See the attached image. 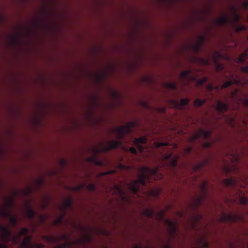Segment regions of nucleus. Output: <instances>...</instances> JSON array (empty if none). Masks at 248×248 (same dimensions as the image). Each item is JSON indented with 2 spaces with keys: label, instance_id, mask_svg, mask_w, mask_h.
Here are the masks:
<instances>
[{
  "label": "nucleus",
  "instance_id": "obj_23",
  "mask_svg": "<svg viewBox=\"0 0 248 248\" xmlns=\"http://www.w3.org/2000/svg\"><path fill=\"white\" fill-rule=\"evenodd\" d=\"M72 205V200L71 199H67L63 202V204L61 207V210L64 214L68 209L71 208Z\"/></svg>",
  "mask_w": 248,
  "mask_h": 248
},
{
  "label": "nucleus",
  "instance_id": "obj_36",
  "mask_svg": "<svg viewBox=\"0 0 248 248\" xmlns=\"http://www.w3.org/2000/svg\"><path fill=\"white\" fill-rule=\"evenodd\" d=\"M169 145V143L166 141H163V142H156L155 143V146L157 147H160L162 146H166Z\"/></svg>",
  "mask_w": 248,
  "mask_h": 248
},
{
  "label": "nucleus",
  "instance_id": "obj_16",
  "mask_svg": "<svg viewBox=\"0 0 248 248\" xmlns=\"http://www.w3.org/2000/svg\"><path fill=\"white\" fill-rule=\"evenodd\" d=\"M0 214L3 217H9V221L13 226H15L16 225L17 222L16 217L12 216L6 210H0Z\"/></svg>",
  "mask_w": 248,
  "mask_h": 248
},
{
  "label": "nucleus",
  "instance_id": "obj_2",
  "mask_svg": "<svg viewBox=\"0 0 248 248\" xmlns=\"http://www.w3.org/2000/svg\"><path fill=\"white\" fill-rule=\"evenodd\" d=\"M140 174L137 180L127 183V188L134 195L138 194L140 185L147 186L152 179L159 180L163 178V175L159 172L158 168H151L148 167H142L140 169Z\"/></svg>",
  "mask_w": 248,
  "mask_h": 248
},
{
  "label": "nucleus",
  "instance_id": "obj_45",
  "mask_svg": "<svg viewBox=\"0 0 248 248\" xmlns=\"http://www.w3.org/2000/svg\"><path fill=\"white\" fill-rule=\"evenodd\" d=\"M144 80L148 83H151L153 81V79L151 77H146L144 78Z\"/></svg>",
  "mask_w": 248,
  "mask_h": 248
},
{
  "label": "nucleus",
  "instance_id": "obj_29",
  "mask_svg": "<svg viewBox=\"0 0 248 248\" xmlns=\"http://www.w3.org/2000/svg\"><path fill=\"white\" fill-rule=\"evenodd\" d=\"M26 215L27 217L30 219H32L35 216V212L31 208V207H29L26 211Z\"/></svg>",
  "mask_w": 248,
  "mask_h": 248
},
{
  "label": "nucleus",
  "instance_id": "obj_17",
  "mask_svg": "<svg viewBox=\"0 0 248 248\" xmlns=\"http://www.w3.org/2000/svg\"><path fill=\"white\" fill-rule=\"evenodd\" d=\"M166 222L169 226L170 231L172 234H175L177 231V223L175 221L166 219Z\"/></svg>",
  "mask_w": 248,
  "mask_h": 248
},
{
  "label": "nucleus",
  "instance_id": "obj_48",
  "mask_svg": "<svg viewBox=\"0 0 248 248\" xmlns=\"http://www.w3.org/2000/svg\"><path fill=\"white\" fill-rule=\"evenodd\" d=\"M185 150V152L186 154H189L191 153V152L192 150V148L191 147H188L186 148Z\"/></svg>",
  "mask_w": 248,
  "mask_h": 248
},
{
  "label": "nucleus",
  "instance_id": "obj_38",
  "mask_svg": "<svg viewBox=\"0 0 248 248\" xmlns=\"http://www.w3.org/2000/svg\"><path fill=\"white\" fill-rule=\"evenodd\" d=\"M115 172V170H108L104 172H101L99 174V176H103L108 174H113Z\"/></svg>",
  "mask_w": 248,
  "mask_h": 248
},
{
  "label": "nucleus",
  "instance_id": "obj_20",
  "mask_svg": "<svg viewBox=\"0 0 248 248\" xmlns=\"http://www.w3.org/2000/svg\"><path fill=\"white\" fill-rule=\"evenodd\" d=\"M191 70H187L182 72L180 75V78L182 80H190L193 78Z\"/></svg>",
  "mask_w": 248,
  "mask_h": 248
},
{
  "label": "nucleus",
  "instance_id": "obj_8",
  "mask_svg": "<svg viewBox=\"0 0 248 248\" xmlns=\"http://www.w3.org/2000/svg\"><path fill=\"white\" fill-rule=\"evenodd\" d=\"M247 178L246 176L239 177H231L229 179H225L223 180V184L226 186L236 187L239 185L241 181L246 183Z\"/></svg>",
  "mask_w": 248,
  "mask_h": 248
},
{
  "label": "nucleus",
  "instance_id": "obj_12",
  "mask_svg": "<svg viewBox=\"0 0 248 248\" xmlns=\"http://www.w3.org/2000/svg\"><path fill=\"white\" fill-rule=\"evenodd\" d=\"M31 237L27 236L23 240L21 248H44L43 244L31 243Z\"/></svg>",
  "mask_w": 248,
  "mask_h": 248
},
{
  "label": "nucleus",
  "instance_id": "obj_18",
  "mask_svg": "<svg viewBox=\"0 0 248 248\" xmlns=\"http://www.w3.org/2000/svg\"><path fill=\"white\" fill-rule=\"evenodd\" d=\"M0 232H1L3 234V238L6 242L9 241V236L11 234V232L6 227L0 226Z\"/></svg>",
  "mask_w": 248,
  "mask_h": 248
},
{
  "label": "nucleus",
  "instance_id": "obj_22",
  "mask_svg": "<svg viewBox=\"0 0 248 248\" xmlns=\"http://www.w3.org/2000/svg\"><path fill=\"white\" fill-rule=\"evenodd\" d=\"M208 182H204L202 183L201 186V190L202 193V195L201 197V200H202L204 199L208 193Z\"/></svg>",
  "mask_w": 248,
  "mask_h": 248
},
{
  "label": "nucleus",
  "instance_id": "obj_37",
  "mask_svg": "<svg viewBox=\"0 0 248 248\" xmlns=\"http://www.w3.org/2000/svg\"><path fill=\"white\" fill-rule=\"evenodd\" d=\"M207 81V78H203L201 79L198 80L197 84L199 86H202L205 83H206Z\"/></svg>",
  "mask_w": 248,
  "mask_h": 248
},
{
  "label": "nucleus",
  "instance_id": "obj_49",
  "mask_svg": "<svg viewBox=\"0 0 248 248\" xmlns=\"http://www.w3.org/2000/svg\"><path fill=\"white\" fill-rule=\"evenodd\" d=\"M242 6L244 9H248V1H245L243 2L242 3Z\"/></svg>",
  "mask_w": 248,
  "mask_h": 248
},
{
  "label": "nucleus",
  "instance_id": "obj_63",
  "mask_svg": "<svg viewBox=\"0 0 248 248\" xmlns=\"http://www.w3.org/2000/svg\"><path fill=\"white\" fill-rule=\"evenodd\" d=\"M213 62H217V61H214Z\"/></svg>",
  "mask_w": 248,
  "mask_h": 248
},
{
  "label": "nucleus",
  "instance_id": "obj_43",
  "mask_svg": "<svg viewBox=\"0 0 248 248\" xmlns=\"http://www.w3.org/2000/svg\"><path fill=\"white\" fill-rule=\"evenodd\" d=\"M46 239L50 242H54L57 241V239L53 236H47Z\"/></svg>",
  "mask_w": 248,
  "mask_h": 248
},
{
  "label": "nucleus",
  "instance_id": "obj_31",
  "mask_svg": "<svg viewBox=\"0 0 248 248\" xmlns=\"http://www.w3.org/2000/svg\"><path fill=\"white\" fill-rule=\"evenodd\" d=\"M165 86L167 88L170 89L175 90L177 89V85L175 82H169L165 84Z\"/></svg>",
  "mask_w": 248,
  "mask_h": 248
},
{
  "label": "nucleus",
  "instance_id": "obj_44",
  "mask_svg": "<svg viewBox=\"0 0 248 248\" xmlns=\"http://www.w3.org/2000/svg\"><path fill=\"white\" fill-rule=\"evenodd\" d=\"M202 218V216L201 215H196V217H195L193 219L194 223H197L198 221H199Z\"/></svg>",
  "mask_w": 248,
  "mask_h": 248
},
{
  "label": "nucleus",
  "instance_id": "obj_28",
  "mask_svg": "<svg viewBox=\"0 0 248 248\" xmlns=\"http://www.w3.org/2000/svg\"><path fill=\"white\" fill-rule=\"evenodd\" d=\"M216 140H219L218 139V138H217L216 139L213 140V141H205L202 143V146L205 149L210 148L213 146L214 142Z\"/></svg>",
  "mask_w": 248,
  "mask_h": 248
},
{
  "label": "nucleus",
  "instance_id": "obj_9",
  "mask_svg": "<svg viewBox=\"0 0 248 248\" xmlns=\"http://www.w3.org/2000/svg\"><path fill=\"white\" fill-rule=\"evenodd\" d=\"M205 36L202 35H200L198 37L197 41L190 44L189 46L195 53H199L205 44Z\"/></svg>",
  "mask_w": 248,
  "mask_h": 248
},
{
  "label": "nucleus",
  "instance_id": "obj_3",
  "mask_svg": "<svg viewBox=\"0 0 248 248\" xmlns=\"http://www.w3.org/2000/svg\"><path fill=\"white\" fill-rule=\"evenodd\" d=\"M243 93L236 89L233 92L231 93L230 96L232 100L237 104L238 108L240 103H242L246 107H248V96L244 95Z\"/></svg>",
  "mask_w": 248,
  "mask_h": 248
},
{
  "label": "nucleus",
  "instance_id": "obj_62",
  "mask_svg": "<svg viewBox=\"0 0 248 248\" xmlns=\"http://www.w3.org/2000/svg\"><path fill=\"white\" fill-rule=\"evenodd\" d=\"M39 182H40V183H42V180H39Z\"/></svg>",
  "mask_w": 248,
  "mask_h": 248
},
{
  "label": "nucleus",
  "instance_id": "obj_56",
  "mask_svg": "<svg viewBox=\"0 0 248 248\" xmlns=\"http://www.w3.org/2000/svg\"><path fill=\"white\" fill-rule=\"evenodd\" d=\"M0 248H7V246L5 244L0 245Z\"/></svg>",
  "mask_w": 248,
  "mask_h": 248
},
{
  "label": "nucleus",
  "instance_id": "obj_42",
  "mask_svg": "<svg viewBox=\"0 0 248 248\" xmlns=\"http://www.w3.org/2000/svg\"><path fill=\"white\" fill-rule=\"evenodd\" d=\"M92 238L90 235H86L84 237V240L81 241L82 244H84L85 242H89L91 241Z\"/></svg>",
  "mask_w": 248,
  "mask_h": 248
},
{
  "label": "nucleus",
  "instance_id": "obj_14",
  "mask_svg": "<svg viewBox=\"0 0 248 248\" xmlns=\"http://www.w3.org/2000/svg\"><path fill=\"white\" fill-rule=\"evenodd\" d=\"M9 45L14 47L19 46L22 43V40L20 34L12 36L10 37L9 41Z\"/></svg>",
  "mask_w": 248,
  "mask_h": 248
},
{
  "label": "nucleus",
  "instance_id": "obj_35",
  "mask_svg": "<svg viewBox=\"0 0 248 248\" xmlns=\"http://www.w3.org/2000/svg\"><path fill=\"white\" fill-rule=\"evenodd\" d=\"M28 234V230L26 228H22L18 235H20V237L21 235L27 236Z\"/></svg>",
  "mask_w": 248,
  "mask_h": 248
},
{
  "label": "nucleus",
  "instance_id": "obj_7",
  "mask_svg": "<svg viewBox=\"0 0 248 248\" xmlns=\"http://www.w3.org/2000/svg\"><path fill=\"white\" fill-rule=\"evenodd\" d=\"M161 159L164 160L172 169H175L177 166L178 157L173 156L171 153H167L162 155Z\"/></svg>",
  "mask_w": 248,
  "mask_h": 248
},
{
  "label": "nucleus",
  "instance_id": "obj_6",
  "mask_svg": "<svg viewBox=\"0 0 248 248\" xmlns=\"http://www.w3.org/2000/svg\"><path fill=\"white\" fill-rule=\"evenodd\" d=\"M232 24L237 32H239L241 31H246V27L242 24H238L237 23L239 22L241 19L240 15L237 12L236 9L234 6H232Z\"/></svg>",
  "mask_w": 248,
  "mask_h": 248
},
{
  "label": "nucleus",
  "instance_id": "obj_46",
  "mask_svg": "<svg viewBox=\"0 0 248 248\" xmlns=\"http://www.w3.org/2000/svg\"><path fill=\"white\" fill-rule=\"evenodd\" d=\"M129 151L130 152V153H131L134 155H137V152L136 149L134 147H131L129 148Z\"/></svg>",
  "mask_w": 248,
  "mask_h": 248
},
{
  "label": "nucleus",
  "instance_id": "obj_25",
  "mask_svg": "<svg viewBox=\"0 0 248 248\" xmlns=\"http://www.w3.org/2000/svg\"><path fill=\"white\" fill-rule=\"evenodd\" d=\"M208 161L204 160L201 162H199L197 164H195L193 166V169L195 171H201L202 170V169L204 168L205 166L207 165Z\"/></svg>",
  "mask_w": 248,
  "mask_h": 248
},
{
  "label": "nucleus",
  "instance_id": "obj_41",
  "mask_svg": "<svg viewBox=\"0 0 248 248\" xmlns=\"http://www.w3.org/2000/svg\"><path fill=\"white\" fill-rule=\"evenodd\" d=\"M20 237V235L14 236L13 238V242L15 244H17L19 242Z\"/></svg>",
  "mask_w": 248,
  "mask_h": 248
},
{
  "label": "nucleus",
  "instance_id": "obj_51",
  "mask_svg": "<svg viewBox=\"0 0 248 248\" xmlns=\"http://www.w3.org/2000/svg\"><path fill=\"white\" fill-rule=\"evenodd\" d=\"M214 63L216 64V66L219 69V70H221L222 69H223V66L220 64L221 63L216 62Z\"/></svg>",
  "mask_w": 248,
  "mask_h": 248
},
{
  "label": "nucleus",
  "instance_id": "obj_40",
  "mask_svg": "<svg viewBox=\"0 0 248 248\" xmlns=\"http://www.w3.org/2000/svg\"><path fill=\"white\" fill-rule=\"evenodd\" d=\"M233 81L232 80L228 81L225 82L222 86V88H226L229 86H230L232 83Z\"/></svg>",
  "mask_w": 248,
  "mask_h": 248
},
{
  "label": "nucleus",
  "instance_id": "obj_54",
  "mask_svg": "<svg viewBox=\"0 0 248 248\" xmlns=\"http://www.w3.org/2000/svg\"><path fill=\"white\" fill-rule=\"evenodd\" d=\"M61 237L62 239L66 240L67 239V236L66 234H62Z\"/></svg>",
  "mask_w": 248,
  "mask_h": 248
},
{
  "label": "nucleus",
  "instance_id": "obj_27",
  "mask_svg": "<svg viewBox=\"0 0 248 248\" xmlns=\"http://www.w3.org/2000/svg\"><path fill=\"white\" fill-rule=\"evenodd\" d=\"M247 60H248V49H247L245 52L240 56L239 61H236L235 62H246Z\"/></svg>",
  "mask_w": 248,
  "mask_h": 248
},
{
  "label": "nucleus",
  "instance_id": "obj_52",
  "mask_svg": "<svg viewBox=\"0 0 248 248\" xmlns=\"http://www.w3.org/2000/svg\"><path fill=\"white\" fill-rule=\"evenodd\" d=\"M63 219V215L61 216L60 218L56 221V223H60L62 222Z\"/></svg>",
  "mask_w": 248,
  "mask_h": 248
},
{
  "label": "nucleus",
  "instance_id": "obj_34",
  "mask_svg": "<svg viewBox=\"0 0 248 248\" xmlns=\"http://www.w3.org/2000/svg\"><path fill=\"white\" fill-rule=\"evenodd\" d=\"M116 187H117V189L118 191L120 193L121 196L122 197V199L125 201H126V202L128 201V200L127 199V198L125 195L124 192L122 190H121L118 186H116Z\"/></svg>",
  "mask_w": 248,
  "mask_h": 248
},
{
  "label": "nucleus",
  "instance_id": "obj_21",
  "mask_svg": "<svg viewBox=\"0 0 248 248\" xmlns=\"http://www.w3.org/2000/svg\"><path fill=\"white\" fill-rule=\"evenodd\" d=\"M109 72L107 69H102L97 73V78L98 81L105 79L108 76Z\"/></svg>",
  "mask_w": 248,
  "mask_h": 248
},
{
  "label": "nucleus",
  "instance_id": "obj_58",
  "mask_svg": "<svg viewBox=\"0 0 248 248\" xmlns=\"http://www.w3.org/2000/svg\"><path fill=\"white\" fill-rule=\"evenodd\" d=\"M231 121H232V124L233 125V126H234V124H233V123H234V120H233V119H232L231 120Z\"/></svg>",
  "mask_w": 248,
  "mask_h": 248
},
{
  "label": "nucleus",
  "instance_id": "obj_50",
  "mask_svg": "<svg viewBox=\"0 0 248 248\" xmlns=\"http://www.w3.org/2000/svg\"><path fill=\"white\" fill-rule=\"evenodd\" d=\"M213 89L214 87L212 84H209L206 86V89L209 92H212Z\"/></svg>",
  "mask_w": 248,
  "mask_h": 248
},
{
  "label": "nucleus",
  "instance_id": "obj_19",
  "mask_svg": "<svg viewBox=\"0 0 248 248\" xmlns=\"http://www.w3.org/2000/svg\"><path fill=\"white\" fill-rule=\"evenodd\" d=\"M229 22V19L228 16H223L220 18L217 19L215 20V23L216 25L219 26H225Z\"/></svg>",
  "mask_w": 248,
  "mask_h": 248
},
{
  "label": "nucleus",
  "instance_id": "obj_60",
  "mask_svg": "<svg viewBox=\"0 0 248 248\" xmlns=\"http://www.w3.org/2000/svg\"><path fill=\"white\" fill-rule=\"evenodd\" d=\"M9 204L12 205L13 204V202L12 201H10L9 202Z\"/></svg>",
  "mask_w": 248,
  "mask_h": 248
},
{
  "label": "nucleus",
  "instance_id": "obj_55",
  "mask_svg": "<svg viewBox=\"0 0 248 248\" xmlns=\"http://www.w3.org/2000/svg\"><path fill=\"white\" fill-rule=\"evenodd\" d=\"M160 111L162 113H165V111H166V108H160Z\"/></svg>",
  "mask_w": 248,
  "mask_h": 248
},
{
  "label": "nucleus",
  "instance_id": "obj_26",
  "mask_svg": "<svg viewBox=\"0 0 248 248\" xmlns=\"http://www.w3.org/2000/svg\"><path fill=\"white\" fill-rule=\"evenodd\" d=\"M150 194L154 198L157 199L158 198L159 195L161 193V189L160 188H155L152 189L149 191Z\"/></svg>",
  "mask_w": 248,
  "mask_h": 248
},
{
  "label": "nucleus",
  "instance_id": "obj_53",
  "mask_svg": "<svg viewBox=\"0 0 248 248\" xmlns=\"http://www.w3.org/2000/svg\"><path fill=\"white\" fill-rule=\"evenodd\" d=\"M68 246V244H63L60 245V248H66Z\"/></svg>",
  "mask_w": 248,
  "mask_h": 248
},
{
  "label": "nucleus",
  "instance_id": "obj_57",
  "mask_svg": "<svg viewBox=\"0 0 248 248\" xmlns=\"http://www.w3.org/2000/svg\"><path fill=\"white\" fill-rule=\"evenodd\" d=\"M243 123L244 125H245V126H247V124L245 120H243Z\"/></svg>",
  "mask_w": 248,
  "mask_h": 248
},
{
  "label": "nucleus",
  "instance_id": "obj_5",
  "mask_svg": "<svg viewBox=\"0 0 248 248\" xmlns=\"http://www.w3.org/2000/svg\"><path fill=\"white\" fill-rule=\"evenodd\" d=\"M143 214L146 217L152 219L158 220L164 219L165 211L162 210L155 212L153 208H146L143 211Z\"/></svg>",
  "mask_w": 248,
  "mask_h": 248
},
{
  "label": "nucleus",
  "instance_id": "obj_47",
  "mask_svg": "<svg viewBox=\"0 0 248 248\" xmlns=\"http://www.w3.org/2000/svg\"><path fill=\"white\" fill-rule=\"evenodd\" d=\"M241 71L244 73L248 74V66H246L241 67Z\"/></svg>",
  "mask_w": 248,
  "mask_h": 248
},
{
  "label": "nucleus",
  "instance_id": "obj_10",
  "mask_svg": "<svg viewBox=\"0 0 248 248\" xmlns=\"http://www.w3.org/2000/svg\"><path fill=\"white\" fill-rule=\"evenodd\" d=\"M168 103L173 108L177 109H183L184 107L188 105L189 99L187 98L181 99L180 101L172 99L168 100Z\"/></svg>",
  "mask_w": 248,
  "mask_h": 248
},
{
  "label": "nucleus",
  "instance_id": "obj_15",
  "mask_svg": "<svg viewBox=\"0 0 248 248\" xmlns=\"http://www.w3.org/2000/svg\"><path fill=\"white\" fill-rule=\"evenodd\" d=\"M147 139L146 136H142L139 138H135L133 143L135 145L138 150L142 153L144 150V147L141 145V144L146 143Z\"/></svg>",
  "mask_w": 248,
  "mask_h": 248
},
{
  "label": "nucleus",
  "instance_id": "obj_24",
  "mask_svg": "<svg viewBox=\"0 0 248 248\" xmlns=\"http://www.w3.org/2000/svg\"><path fill=\"white\" fill-rule=\"evenodd\" d=\"M86 187V189L90 191H95L96 190L95 185L93 183H91L88 185H86V184L80 185L78 187H77V190L79 191L81 188Z\"/></svg>",
  "mask_w": 248,
  "mask_h": 248
},
{
  "label": "nucleus",
  "instance_id": "obj_59",
  "mask_svg": "<svg viewBox=\"0 0 248 248\" xmlns=\"http://www.w3.org/2000/svg\"><path fill=\"white\" fill-rule=\"evenodd\" d=\"M199 62H209V61H200Z\"/></svg>",
  "mask_w": 248,
  "mask_h": 248
},
{
  "label": "nucleus",
  "instance_id": "obj_13",
  "mask_svg": "<svg viewBox=\"0 0 248 248\" xmlns=\"http://www.w3.org/2000/svg\"><path fill=\"white\" fill-rule=\"evenodd\" d=\"M229 108L228 104L227 103H223L220 101H218L216 105V109L218 114L224 117L226 120L228 119L224 113L228 110Z\"/></svg>",
  "mask_w": 248,
  "mask_h": 248
},
{
  "label": "nucleus",
  "instance_id": "obj_11",
  "mask_svg": "<svg viewBox=\"0 0 248 248\" xmlns=\"http://www.w3.org/2000/svg\"><path fill=\"white\" fill-rule=\"evenodd\" d=\"M212 133V132L210 130H205L201 128L192 136V140L195 141L201 138L207 140L211 137Z\"/></svg>",
  "mask_w": 248,
  "mask_h": 248
},
{
  "label": "nucleus",
  "instance_id": "obj_30",
  "mask_svg": "<svg viewBox=\"0 0 248 248\" xmlns=\"http://www.w3.org/2000/svg\"><path fill=\"white\" fill-rule=\"evenodd\" d=\"M206 99H196L194 102V105L195 107H201L206 102Z\"/></svg>",
  "mask_w": 248,
  "mask_h": 248
},
{
  "label": "nucleus",
  "instance_id": "obj_61",
  "mask_svg": "<svg viewBox=\"0 0 248 248\" xmlns=\"http://www.w3.org/2000/svg\"><path fill=\"white\" fill-rule=\"evenodd\" d=\"M204 64H206L207 65H208L210 63L207 62V63H204Z\"/></svg>",
  "mask_w": 248,
  "mask_h": 248
},
{
  "label": "nucleus",
  "instance_id": "obj_1",
  "mask_svg": "<svg viewBox=\"0 0 248 248\" xmlns=\"http://www.w3.org/2000/svg\"><path fill=\"white\" fill-rule=\"evenodd\" d=\"M139 125L137 121H133L127 123L125 126H121L114 127L112 129L113 132L116 134L118 140L109 141L107 145L103 146L101 149H94V155L89 158L90 161L96 165L103 167L105 166L104 162L98 158L97 153L98 152H107L109 150L117 149L119 146H123L121 140L126 135L131 134L133 128Z\"/></svg>",
  "mask_w": 248,
  "mask_h": 248
},
{
  "label": "nucleus",
  "instance_id": "obj_32",
  "mask_svg": "<svg viewBox=\"0 0 248 248\" xmlns=\"http://www.w3.org/2000/svg\"><path fill=\"white\" fill-rule=\"evenodd\" d=\"M200 243L202 248H208L209 243L204 238L200 240Z\"/></svg>",
  "mask_w": 248,
  "mask_h": 248
},
{
  "label": "nucleus",
  "instance_id": "obj_39",
  "mask_svg": "<svg viewBox=\"0 0 248 248\" xmlns=\"http://www.w3.org/2000/svg\"><path fill=\"white\" fill-rule=\"evenodd\" d=\"M240 203L242 205H246L248 203V199L245 197H242L239 201Z\"/></svg>",
  "mask_w": 248,
  "mask_h": 248
},
{
  "label": "nucleus",
  "instance_id": "obj_4",
  "mask_svg": "<svg viewBox=\"0 0 248 248\" xmlns=\"http://www.w3.org/2000/svg\"><path fill=\"white\" fill-rule=\"evenodd\" d=\"M221 220L226 223L244 222L245 218L243 215L239 213L223 214L221 217Z\"/></svg>",
  "mask_w": 248,
  "mask_h": 248
},
{
  "label": "nucleus",
  "instance_id": "obj_64",
  "mask_svg": "<svg viewBox=\"0 0 248 248\" xmlns=\"http://www.w3.org/2000/svg\"><path fill=\"white\" fill-rule=\"evenodd\" d=\"M247 20L248 21V17H247Z\"/></svg>",
  "mask_w": 248,
  "mask_h": 248
},
{
  "label": "nucleus",
  "instance_id": "obj_33",
  "mask_svg": "<svg viewBox=\"0 0 248 248\" xmlns=\"http://www.w3.org/2000/svg\"><path fill=\"white\" fill-rule=\"evenodd\" d=\"M227 155L228 156V157L229 158H231V161L232 162H233L234 161H238L239 160V155H229V154H227Z\"/></svg>",
  "mask_w": 248,
  "mask_h": 248
}]
</instances>
